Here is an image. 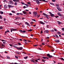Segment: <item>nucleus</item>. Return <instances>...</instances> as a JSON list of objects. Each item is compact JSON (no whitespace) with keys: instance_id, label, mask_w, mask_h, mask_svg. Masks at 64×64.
<instances>
[{"instance_id":"nucleus-48","label":"nucleus","mask_w":64,"mask_h":64,"mask_svg":"<svg viewBox=\"0 0 64 64\" xmlns=\"http://www.w3.org/2000/svg\"><path fill=\"white\" fill-rule=\"evenodd\" d=\"M15 57L16 58H17V59H18V56H15Z\"/></svg>"},{"instance_id":"nucleus-52","label":"nucleus","mask_w":64,"mask_h":64,"mask_svg":"<svg viewBox=\"0 0 64 64\" xmlns=\"http://www.w3.org/2000/svg\"><path fill=\"white\" fill-rule=\"evenodd\" d=\"M1 41H2V42L3 41H6L5 40H2Z\"/></svg>"},{"instance_id":"nucleus-19","label":"nucleus","mask_w":64,"mask_h":64,"mask_svg":"<svg viewBox=\"0 0 64 64\" xmlns=\"http://www.w3.org/2000/svg\"><path fill=\"white\" fill-rule=\"evenodd\" d=\"M50 4H51V5H52L54 6V4L53 3L50 2Z\"/></svg>"},{"instance_id":"nucleus-11","label":"nucleus","mask_w":64,"mask_h":64,"mask_svg":"<svg viewBox=\"0 0 64 64\" xmlns=\"http://www.w3.org/2000/svg\"><path fill=\"white\" fill-rule=\"evenodd\" d=\"M58 15H59V16H60V17H62V15H61V14L60 13H58Z\"/></svg>"},{"instance_id":"nucleus-25","label":"nucleus","mask_w":64,"mask_h":64,"mask_svg":"<svg viewBox=\"0 0 64 64\" xmlns=\"http://www.w3.org/2000/svg\"><path fill=\"white\" fill-rule=\"evenodd\" d=\"M0 13L1 14H3V13H4V12H3L2 11H1L0 12Z\"/></svg>"},{"instance_id":"nucleus-14","label":"nucleus","mask_w":64,"mask_h":64,"mask_svg":"<svg viewBox=\"0 0 64 64\" xmlns=\"http://www.w3.org/2000/svg\"><path fill=\"white\" fill-rule=\"evenodd\" d=\"M54 41L56 42H57V43H59V40H54Z\"/></svg>"},{"instance_id":"nucleus-10","label":"nucleus","mask_w":64,"mask_h":64,"mask_svg":"<svg viewBox=\"0 0 64 64\" xmlns=\"http://www.w3.org/2000/svg\"><path fill=\"white\" fill-rule=\"evenodd\" d=\"M25 24H26V25H28V26H30V25H29V23H28L27 22H25Z\"/></svg>"},{"instance_id":"nucleus-24","label":"nucleus","mask_w":64,"mask_h":64,"mask_svg":"<svg viewBox=\"0 0 64 64\" xmlns=\"http://www.w3.org/2000/svg\"><path fill=\"white\" fill-rule=\"evenodd\" d=\"M8 1H9V2H9V3H13V2L11 0Z\"/></svg>"},{"instance_id":"nucleus-57","label":"nucleus","mask_w":64,"mask_h":64,"mask_svg":"<svg viewBox=\"0 0 64 64\" xmlns=\"http://www.w3.org/2000/svg\"><path fill=\"white\" fill-rule=\"evenodd\" d=\"M15 18H16V19L17 20L18 19V18L17 17H16Z\"/></svg>"},{"instance_id":"nucleus-45","label":"nucleus","mask_w":64,"mask_h":64,"mask_svg":"<svg viewBox=\"0 0 64 64\" xmlns=\"http://www.w3.org/2000/svg\"><path fill=\"white\" fill-rule=\"evenodd\" d=\"M0 18L1 19H2V16H0Z\"/></svg>"},{"instance_id":"nucleus-59","label":"nucleus","mask_w":64,"mask_h":64,"mask_svg":"<svg viewBox=\"0 0 64 64\" xmlns=\"http://www.w3.org/2000/svg\"><path fill=\"white\" fill-rule=\"evenodd\" d=\"M22 32H23L24 33V32L25 33V32H26V31H25V30H23V31H22Z\"/></svg>"},{"instance_id":"nucleus-3","label":"nucleus","mask_w":64,"mask_h":64,"mask_svg":"<svg viewBox=\"0 0 64 64\" xmlns=\"http://www.w3.org/2000/svg\"><path fill=\"white\" fill-rule=\"evenodd\" d=\"M47 56H48L49 58H53V56L52 55H50L49 54H47Z\"/></svg>"},{"instance_id":"nucleus-44","label":"nucleus","mask_w":64,"mask_h":64,"mask_svg":"<svg viewBox=\"0 0 64 64\" xmlns=\"http://www.w3.org/2000/svg\"><path fill=\"white\" fill-rule=\"evenodd\" d=\"M42 60L43 62H45V61H46V60H44L43 59Z\"/></svg>"},{"instance_id":"nucleus-26","label":"nucleus","mask_w":64,"mask_h":64,"mask_svg":"<svg viewBox=\"0 0 64 64\" xmlns=\"http://www.w3.org/2000/svg\"><path fill=\"white\" fill-rule=\"evenodd\" d=\"M48 47H50V48H53V47L51 46H50L49 45H48Z\"/></svg>"},{"instance_id":"nucleus-51","label":"nucleus","mask_w":64,"mask_h":64,"mask_svg":"<svg viewBox=\"0 0 64 64\" xmlns=\"http://www.w3.org/2000/svg\"><path fill=\"white\" fill-rule=\"evenodd\" d=\"M62 31H64V28H62Z\"/></svg>"},{"instance_id":"nucleus-32","label":"nucleus","mask_w":64,"mask_h":64,"mask_svg":"<svg viewBox=\"0 0 64 64\" xmlns=\"http://www.w3.org/2000/svg\"><path fill=\"white\" fill-rule=\"evenodd\" d=\"M18 45H21V44L20 42L18 43Z\"/></svg>"},{"instance_id":"nucleus-50","label":"nucleus","mask_w":64,"mask_h":64,"mask_svg":"<svg viewBox=\"0 0 64 64\" xmlns=\"http://www.w3.org/2000/svg\"><path fill=\"white\" fill-rule=\"evenodd\" d=\"M10 46H11V47H12L13 45H12V44H10Z\"/></svg>"},{"instance_id":"nucleus-62","label":"nucleus","mask_w":64,"mask_h":64,"mask_svg":"<svg viewBox=\"0 0 64 64\" xmlns=\"http://www.w3.org/2000/svg\"><path fill=\"white\" fill-rule=\"evenodd\" d=\"M22 27H23L24 28V27H25V26H24V25H22Z\"/></svg>"},{"instance_id":"nucleus-60","label":"nucleus","mask_w":64,"mask_h":64,"mask_svg":"<svg viewBox=\"0 0 64 64\" xmlns=\"http://www.w3.org/2000/svg\"><path fill=\"white\" fill-rule=\"evenodd\" d=\"M3 29V28L2 27H0V29Z\"/></svg>"},{"instance_id":"nucleus-41","label":"nucleus","mask_w":64,"mask_h":64,"mask_svg":"<svg viewBox=\"0 0 64 64\" xmlns=\"http://www.w3.org/2000/svg\"><path fill=\"white\" fill-rule=\"evenodd\" d=\"M32 21H36V20L35 19H32Z\"/></svg>"},{"instance_id":"nucleus-8","label":"nucleus","mask_w":64,"mask_h":64,"mask_svg":"<svg viewBox=\"0 0 64 64\" xmlns=\"http://www.w3.org/2000/svg\"><path fill=\"white\" fill-rule=\"evenodd\" d=\"M36 1L37 4H39L40 3V2H39V1L38 0H35Z\"/></svg>"},{"instance_id":"nucleus-63","label":"nucleus","mask_w":64,"mask_h":64,"mask_svg":"<svg viewBox=\"0 0 64 64\" xmlns=\"http://www.w3.org/2000/svg\"><path fill=\"white\" fill-rule=\"evenodd\" d=\"M21 18L20 17H18V19H21Z\"/></svg>"},{"instance_id":"nucleus-21","label":"nucleus","mask_w":64,"mask_h":64,"mask_svg":"<svg viewBox=\"0 0 64 64\" xmlns=\"http://www.w3.org/2000/svg\"><path fill=\"white\" fill-rule=\"evenodd\" d=\"M19 31L20 32H22V33L23 34H24V32H23V31L22 30H20Z\"/></svg>"},{"instance_id":"nucleus-13","label":"nucleus","mask_w":64,"mask_h":64,"mask_svg":"<svg viewBox=\"0 0 64 64\" xmlns=\"http://www.w3.org/2000/svg\"><path fill=\"white\" fill-rule=\"evenodd\" d=\"M13 1L14 2H19V0H13Z\"/></svg>"},{"instance_id":"nucleus-20","label":"nucleus","mask_w":64,"mask_h":64,"mask_svg":"<svg viewBox=\"0 0 64 64\" xmlns=\"http://www.w3.org/2000/svg\"><path fill=\"white\" fill-rule=\"evenodd\" d=\"M45 31H46V33H48V32H49V31L48 30H45Z\"/></svg>"},{"instance_id":"nucleus-38","label":"nucleus","mask_w":64,"mask_h":64,"mask_svg":"<svg viewBox=\"0 0 64 64\" xmlns=\"http://www.w3.org/2000/svg\"><path fill=\"white\" fill-rule=\"evenodd\" d=\"M54 30H50V31H51V32H54Z\"/></svg>"},{"instance_id":"nucleus-37","label":"nucleus","mask_w":64,"mask_h":64,"mask_svg":"<svg viewBox=\"0 0 64 64\" xmlns=\"http://www.w3.org/2000/svg\"><path fill=\"white\" fill-rule=\"evenodd\" d=\"M13 7H14V6H12L11 5L10 8H13Z\"/></svg>"},{"instance_id":"nucleus-28","label":"nucleus","mask_w":64,"mask_h":64,"mask_svg":"<svg viewBox=\"0 0 64 64\" xmlns=\"http://www.w3.org/2000/svg\"><path fill=\"white\" fill-rule=\"evenodd\" d=\"M27 58H28V56H27L24 57V59H27Z\"/></svg>"},{"instance_id":"nucleus-33","label":"nucleus","mask_w":64,"mask_h":64,"mask_svg":"<svg viewBox=\"0 0 64 64\" xmlns=\"http://www.w3.org/2000/svg\"><path fill=\"white\" fill-rule=\"evenodd\" d=\"M13 30V31H16V30H17V29H12Z\"/></svg>"},{"instance_id":"nucleus-46","label":"nucleus","mask_w":64,"mask_h":64,"mask_svg":"<svg viewBox=\"0 0 64 64\" xmlns=\"http://www.w3.org/2000/svg\"><path fill=\"white\" fill-rule=\"evenodd\" d=\"M42 1H44V2H48V1H46L45 0H42Z\"/></svg>"},{"instance_id":"nucleus-22","label":"nucleus","mask_w":64,"mask_h":64,"mask_svg":"<svg viewBox=\"0 0 64 64\" xmlns=\"http://www.w3.org/2000/svg\"><path fill=\"white\" fill-rule=\"evenodd\" d=\"M60 60H62V61H64V59L62 58H60Z\"/></svg>"},{"instance_id":"nucleus-49","label":"nucleus","mask_w":64,"mask_h":64,"mask_svg":"<svg viewBox=\"0 0 64 64\" xmlns=\"http://www.w3.org/2000/svg\"><path fill=\"white\" fill-rule=\"evenodd\" d=\"M54 31H55L56 32H57V31L56 30H56V29L55 28H54Z\"/></svg>"},{"instance_id":"nucleus-55","label":"nucleus","mask_w":64,"mask_h":64,"mask_svg":"<svg viewBox=\"0 0 64 64\" xmlns=\"http://www.w3.org/2000/svg\"><path fill=\"white\" fill-rule=\"evenodd\" d=\"M16 14V15H19V13H17Z\"/></svg>"},{"instance_id":"nucleus-9","label":"nucleus","mask_w":64,"mask_h":64,"mask_svg":"<svg viewBox=\"0 0 64 64\" xmlns=\"http://www.w3.org/2000/svg\"><path fill=\"white\" fill-rule=\"evenodd\" d=\"M50 16L54 18V17H55V16H54V14H52Z\"/></svg>"},{"instance_id":"nucleus-7","label":"nucleus","mask_w":64,"mask_h":64,"mask_svg":"<svg viewBox=\"0 0 64 64\" xmlns=\"http://www.w3.org/2000/svg\"><path fill=\"white\" fill-rule=\"evenodd\" d=\"M39 23L40 24H43V25H44L45 24V23L41 21H39Z\"/></svg>"},{"instance_id":"nucleus-2","label":"nucleus","mask_w":64,"mask_h":64,"mask_svg":"<svg viewBox=\"0 0 64 64\" xmlns=\"http://www.w3.org/2000/svg\"><path fill=\"white\" fill-rule=\"evenodd\" d=\"M43 15H44V16H46V19H49V17L48 16V15L47 14H45L44 13H43Z\"/></svg>"},{"instance_id":"nucleus-12","label":"nucleus","mask_w":64,"mask_h":64,"mask_svg":"<svg viewBox=\"0 0 64 64\" xmlns=\"http://www.w3.org/2000/svg\"><path fill=\"white\" fill-rule=\"evenodd\" d=\"M33 13L34 14V15H37V13L36 12L34 11L33 12Z\"/></svg>"},{"instance_id":"nucleus-42","label":"nucleus","mask_w":64,"mask_h":64,"mask_svg":"<svg viewBox=\"0 0 64 64\" xmlns=\"http://www.w3.org/2000/svg\"><path fill=\"white\" fill-rule=\"evenodd\" d=\"M54 17H56V18H58V17H59V16H54Z\"/></svg>"},{"instance_id":"nucleus-39","label":"nucleus","mask_w":64,"mask_h":64,"mask_svg":"<svg viewBox=\"0 0 64 64\" xmlns=\"http://www.w3.org/2000/svg\"><path fill=\"white\" fill-rule=\"evenodd\" d=\"M52 2H55V1H56V0H52Z\"/></svg>"},{"instance_id":"nucleus-31","label":"nucleus","mask_w":64,"mask_h":64,"mask_svg":"<svg viewBox=\"0 0 64 64\" xmlns=\"http://www.w3.org/2000/svg\"><path fill=\"white\" fill-rule=\"evenodd\" d=\"M24 5H26V6H29V5L27 4H24Z\"/></svg>"},{"instance_id":"nucleus-58","label":"nucleus","mask_w":64,"mask_h":64,"mask_svg":"<svg viewBox=\"0 0 64 64\" xmlns=\"http://www.w3.org/2000/svg\"><path fill=\"white\" fill-rule=\"evenodd\" d=\"M22 53L23 54H26V53H25V52H23Z\"/></svg>"},{"instance_id":"nucleus-40","label":"nucleus","mask_w":64,"mask_h":64,"mask_svg":"<svg viewBox=\"0 0 64 64\" xmlns=\"http://www.w3.org/2000/svg\"><path fill=\"white\" fill-rule=\"evenodd\" d=\"M21 3L22 5H24V3H23L22 2H21Z\"/></svg>"},{"instance_id":"nucleus-54","label":"nucleus","mask_w":64,"mask_h":64,"mask_svg":"<svg viewBox=\"0 0 64 64\" xmlns=\"http://www.w3.org/2000/svg\"><path fill=\"white\" fill-rule=\"evenodd\" d=\"M23 8L24 9H25V8H26V7L25 6H24V7Z\"/></svg>"},{"instance_id":"nucleus-53","label":"nucleus","mask_w":64,"mask_h":64,"mask_svg":"<svg viewBox=\"0 0 64 64\" xmlns=\"http://www.w3.org/2000/svg\"><path fill=\"white\" fill-rule=\"evenodd\" d=\"M10 15V16H11L12 15V14L11 13H10L9 14Z\"/></svg>"},{"instance_id":"nucleus-43","label":"nucleus","mask_w":64,"mask_h":64,"mask_svg":"<svg viewBox=\"0 0 64 64\" xmlns=\"http://www.w3.org/2000/svg\"><path fill=\"white\" fill-rule=\"evenodd\" d=\"M27 3L28 4H30V2H28Z\"/></svg>"},{"instance_id":"nucleus-17","label":"nucleus","mask_w":64,"mask_h":64,"mask_svg":"<svg viewBox=\"0 0 64 64\" xmlns=\"http://www.w3.org/2000/svg\"><path fill=\"white\" fill-rule=\"evenodd\" d=\"M55 36H56V38H59V37L58 36V35H57V34H55Z\"/></svg>"},{"instance_id":"nucleus-47","label":"nucleus","mask_w":64,"mask_h":64,"mask_svg":"<svg viewBox=\"0 0 64 64\" xmlns=\"http://www.w3.org/2000/svg\"><path fill=\"white\" fill-rule=\"evenodd\" d=\"M49 13L50 14V15L52 14V13L51 12H49Z\"/></svg>"},{"instance_id":"nucleus-4","label":"nucleus","mask_w":64,"mask_h":64,"mask_svg":"<svg viewBox=\"0 0 64 64\" xmlns=\"http://www.w3.org/2000/svg\"><path fill=\"white\" fill-rule=\"evenodd\" d=\"M56 8L57 9H58V11H62V10L59 7H57Z\"/></svg>"},{"instance_id":"nucleus-35","label":"nucleus","mask_w":64,"mask_h":64,"mask_svg":"<svg viewBox=\"0 0 64 64\" xmlns=\"http://www.w3.org/2000/svg\"><path fill=\"white\" fill-rule=\"evenodd\" d=\"M10 32H12V31H13V29H12L11 28H10Z\"/></svg>"},{"instance_id":"nucleus-15","label":"nucleus","mask_w":64,"mask_h":64,"mask_svg":"<svg viewBox=\"0 0 64 64\" xmlns=\"http://www.w3.org/2000/svg\"><path fill=\"white\" fill-rule=\"evenodd\" d=\"M57 22H58V24L59 25H60V24H61L62 23H61V22L59 21H58Z\"/></svg>"},{"instance_id":"nucleus-5","label":"nucleus","mask_w":64,"mask_h":64,"mask_svg":"<svg viewBox=\"0 0 64 64\" xmlns=\"http://www.w3.org/2000/svg\"><path fill=\"white\" fill-rule=\"evenodd\" d=\"M22 13H24V14H26V15H27V14L28 13H27L26 11H22Z\"/></svg>"},{"instance_id":"nucleus-64","label":"nucleus","mask_w":64,"mask_h":64,"mask_svg":"<svg viewBox=\"0 0 64 64\" xmlns=\"http://www.w3.org/2000/svg\"><path fill=\"white\" fill-rule=\"evenodd\" d=\"M42 31L41 30L40 32V34H42Z\"/></svg>"},{"instance_id":"nucleus-27","label":"nucleus","mask_w":64,"mask_h":64,"mask_svg":"<svg viewBox=\"0 0 64 64\" xmlns=\"http://www.w3.org/2000/svg\"><path fill=\"white\" fill-rule=\"evenodd\" d=\"M32 29H30L29 30H28V32H30V31H32Z\"/></svg>"},{"instance_id":"nucleus-36","label":"nucleus","mask_w":64,"mask_h":64,"mask_svg":"<svg viewBox=\"0 0 64 64\" xmlns=\"http://www.w3.org/2000/svg\"><path fill=\"white\" fill-rule=\"evenodd\" d=\"M43 58H44V59H46V57H42Z\"/></svg>"},{"instance_id":"nucleus-1","label":"nucleus","mask_w":64,"mask_h":64,"mask_svg":"<svg viewBox=\"0 0 64 64\" xmlns=\"http://www.w3.org/2000/svg\"><path fill=\"white\" fill-rule=\"evenodd\" d=\"M17 46V44H14V45H12L13 47H14V48H16V49L18 50H22V49H23V47H20L17 48V46Z\"/></svg>"},{"instance_id":"nucleus-30","label":"nucleus","mask_w":64,"mask_h":64,"mask_svg":"<svg viewBox=\"0 0 64 64\" xmlns=\"http://www.w3.org/2000/svg\"><path fill=\"white\" fill-rule=\"evenodd\" d=\"M56 7H59V6L58 4H56Z\"/></svg>"},{"instance_id":"nucleus-6","label":"nucleus","mask_w":64,"mask_h":64,"mask_svg":"<svg viewBox=\"0 0 64 64\" xmlns=\"http://www.w3.org/2000/svg\"><path fill=\"white\" fill-rule=\"evenodd\" d=\"M4 7L5 9H7L8 7V6H7V4H4Z\"/></svg>"},{"instance_id":"nucleus-56","label":"nucleus","mask_w":64,"mask_h":64,"mask_svg":"<svg viewBox=\"0 0 64 64\" xmlns=\"http://www.w3.org/2000/svg\"><path fill=\"white\" fill-rule=\"evenodd\" d=\"M6 57L7 58H8V59H9V58H10V57H9V56H7Z\"/></svg>"},{"instance_id":"nucleus-29","label":"nucleus","mask_w":64,"mask_h":64,"mask_svg":"<svg viewBox=\"0 0 64 64\" xmlns=\"http://www.w3.org/2000/svg\"><path fill=\"white\" fill-rule=\"evenodd\" d=\"M14 4L15 5H16H16H17V2H15L14 3Z\"/></svg>"},{"instance_id":"nucleus-18","label":"nucleus","mask_w":64,"mask_h":64,"mask_svg":"<svg viewBox=\"0 0 64 64\" xmlns=\"http://www.w3.org/2000/svg\"><path fill=\"white\" fill-rule=\"evenodd\" d=\"M57 33L58 34H61V32H60L58 31L57 32Z\"/></svg>"},{"instance_id":"nucleus-16","label":"nucleus","mask_w":64,"mask_h":64,"mask_svg":"<svg viewBox=\"0 0 64 64\" xmlns=\"http://www.w3.org/2000/svg\"><path fill=\"white\" fill-rule=\"evenodd\" d=\"M30 62H35V61L33 60H30Z\"/></svg>"},{"instance_id":"nucleus-61","label":"nucleus","mask_w":64,"mask_h":64,"mask_svg":"<svg viewBox=\"0 0 64 64\" xmlns=\"http://www.w3.org/2000/svg\"><path fill=\"white\" fill-rule=\"evenodd\" d=\"M36 14H34V15L33 16H34V17H36Z\"/></svg>"},{"instance_id":"nucleus-34","label":"nucleus","mask_w":64,"mask_h":64,"mask_svg":"<svg viewBox=\"0 0 64 64\" xmlns=\"http://www.w3.org/2000/svg\"><path fill=\"white\" fill-rule=\"evenodd\" d=\"M12 12L13 13H15V11H14V10L12 11Z\"/></svg>"},{"instance_id":"nucleus-23","label":"nucleus","mask_w":64,"mask_h":64,"mask_svg":"<svg viewBox=\"0 0 64 64\" xmlns=\"http://www.w3.org/2000/svg\"><path fill=\"white\" fill-rule=\"evenodd\" d=\"M8 6L9 8H11V5L9 4Z\"/></svg>"}]
</instances>
